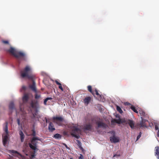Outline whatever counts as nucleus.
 <instances>
[{
	"label": "nucleus",
	"instance_id": "nucleus-39",
	"mask_svg": "<svg viewBox=\"0 0 159 159\" xmlns=\"http://www.w3.org/2000/svg\"><path fill=\"white\" fill-rule=\"evenodd\" d=\"M155 129L156 130H158V127L156 125L155 126Z\"/></svg>",
	"mask_w": 159,
	"mask_h": 159
},
{
	"label": "nucleus",
	"instance_id": "nucleus-2",
	"mask_svg": "<svg viewBox=\"0 0 159 159\" xmlns=\"http://www.w3.org/2000/svg\"><path fill=\"white\" fill-rule=\"evenodd\" d=\"M7 52H9L17 59L25 60V54L20 51H17L16 49L13 48L11 47L9 49L7 50Z\"/></svg>",
	"mask_w": 159,
	"mask_h": 159
},
{
	"label": "nucleus",
	"instance_id": "nucleus-27",
	"mask_svg": "<svg viewBox=\"0 0 159 159\" xmlns=\"http://www.w3.org/2000/svg\"><path fill=\"white\" fill-rule=\"evenodd\" d=\"M52 99V98L48 97V98H46L44 100V104L45 105H47L46 103H47V101H48V100H51Z\"/></svg>",
	"mask_w": 159,
	"mask_h": 159
},
{
	"label": "nucleus",
	"instance_id": "nucleus-34",
	"mask_svg": "<svg viewBox=\"0 0 159 159\" xmlns=\"http://www.w3.org/2000/svg\"><path fill=\"white\" fill-rule=\"evenodd\" d=\"M32 134H31V135L35 136L36 135V132L35 130L34 129L32 130Z\"/></svg>",
	"mask_w": 159,
	"mask_h": 159
},
{
	"label": "nucleus",
	"instance_id": "nucleus-45",
	"mask_svg": "<svg viewBox=\"0 0 159 159\" xmlns=\"http://www.w3.org/2000/svg\"><path fill=\"white\" fill-rule=\"evenodd\" d=\"M116 155H114V156H113V157H115Z\"/></svg>",
	"mask_w": 159,
	"mask_h": 159
},
{
	"label": "nucleus",
	"instance_id": "nucleus-16",
	"mask_svg": "<svg viewBox=\"0 0 159 159\" xmlns=\"http://www.w3.org/2000/svg\"><path fill=\"white\" fill-rule=\"evenodd\" d=\"M110 140L111 142L113 143H117L119 142L118 139L114 136L110 137Z\"/></svg>",
	"mask_w": 159,
	"mask_h": 159
},
{
	"label": "nucleus",
	"instance_id": "nucleus-17",
	"mask_svg": "<svg viewBox=\"0 0 159 159\" xmlns=\"http://www.w3.org/2000/svg\"><path fill=\"white\" fill-rule=\"evenodd\" d=\"M155 156L157 158L159 159V147H155Z\"/></svg>",
	"mask_w": 159,
	"mask_h": 159
},
{
	"label": "nucleus",
	"instance_id": "nucleus-11",
	"mask_svg": "<svg viewBox=\"0 0 159 159\" xmlns=\"http://www.w3.org/2000/svg\"><path fill=\"white\" fill-rule=\"evenodd\" d=\"M32 80L33 81V83L32 85H30V88L33 91L36 92L35 82L33 80V79Z\"/></svg>",
	"mask_w": 159,
	"mask_h": 159
},
{
	"label": "nucleus",
	"instance_id": "nucleus-6",
	"mask_svg": "<svg viewBox=\"0 0 159 159\" xmlns=\"http://www.w3.org/2000/svg\"><path fill=\"white\" fill-rule=\"evenodd\" d=\"M96 123L97 125V126L96 127V129H98V128L100 127L106 129L107 126V125L105 123L102 121H97L96 122Z\"/></svg>",
	"mask_w": 159,
	"mask_h": 159
},
{
	"label": "nucleus",
	"instance_id": "nucleus-33",
	"mask_svg": "<svg viewBox=\"0 0 159 159\" xmlns=\"http://www.w3.org/2000/svg\"><path fill=\"white\" fill-rule=\"evenodd\" d=\"M26 89V88L25 86H23L21 88V89L20 90V91L22 92V91H25Z\"/></svg>",
	"mask_w": 159,
	"mask_h": 159
},
{
	"label": "nucleus",
	"instance_id": "nucleus-25",
	"mask_svg": "<svg viewBox=\"0 0 159 159\" xmlns=\"http://www.w3.org/2000/svg\"><path fill=\"white\" fill-rule=\"evenodd\" d=\"M55 82L57 84L59 85V88L63 91V89L61 86V84L56 80L55 81Z\"/></svg>",
	"mask_w": 159,
	"mask_h": 159
},
{
	"label": "nucleus",
	"instance_id": "nucleus-1",
	"mask_svg": "<svg viewBox=\"0 0 159 159\" xmlns=\"http://www.w3.org/2000/svg\"><path fill=\"white\" fill-rule=\"evenodd\" d=\"M20 74L22 77H27L28 79L31 80H33L35 77L32 74L31 68L28 66L20 71Z\"/></svg>",
	"mask_w": 159,
	"mask_h": 159
},
{
	"label": "nucleus",
	"instance_id": "nucleus-32",
	"mask_svg": "<svg viewBox=\"0 0 159 159\" xmlns=\"http://www.w3.org/2000/svg\"><path fill=\"white\" fill-rule=\"evenodd\" d=\"M40 97V95L36 93L35 95V98L36 99H38Z\"/></svg>",
	"mask_w": 159,
	"mask_h": 159
},
{
	"label": "nucleus",
	"instance_id": "nucleus-37",
	"mask_svg": "<svg viewBox=\"0 0 159 159\" xmlns=\"http://www.w3.org/2000/svg\"><path fill=\"white\" fill-rule=\"evenodd\" d=\"M17 124L19 125H21L20 123V120L19 119H17Z\"/></svg>",
	"mask_w": 159,
	"mask_h": 159
},
{
	"label": "nucleus",
	"instance_id": "nucleus-31",
	"mask_svg": "<svg viewBox=\"0 0 159 159\" xmlns=\"http://www.w3.org/2000/svg\"><path fill=\"white\" fill-rule=\"evenodd\" d=\"M91 119V118L89 116H88L86 118H85V121L87 122H89Z\"/></svg>",
	"mask_w": 159,
	"mask_h": 159
},
{
	"label": "nucleus",
	"instance_id": "nucleus-19",
	"mask_svg": "<svg viewBox=\"0 0 159 159\" xmlns=\"http://www.w3.org/2000/svg\"><path fill=\"white\" fill-rule=\"evenodd\" d=\"M141 121L140 123V126L141 127H146L145 121L143 120V117H141Z\"/></svg>",
	"mask_w": 159,
	"mask_h": 159
},
{
	"label": "nucleus",
	"instance_id": "nucleus-38",
	"mask_svg": "<svg viewBox=\"0 0 159 159\" xmlns=\"http://www.w3.org/2000/svg\"><path fill=\"white\" fill-rule=\"evenodd\" d=\"M79 158L80 159H83L84 158V157L82 155L80 154Z\"/></svg>",
	"mask_w": 159,
	"mask_h": 159
},
{
	"label": "nucleus",
	"instance_id": "nucleus-30",
	"mask_svg": "<svg viewBox=\"0 0 159 159\" xmlns=\"http://www.w3.org/2000/svg\"><path fill=\"white\" fill-rule=\"evenodd\" d=\"M2 42L4 44H9V42L7 40H2Z\"/></svg>",
	"mask_w": 159,
	"mask_h": 159
},
{
	"label": "nucleus",
	"instance_id": "nucleus-3",
	"mask_svg": "<svg viewBox=\"0 0 159 159\" xmlns=\"http://www.w3.org/2000/svg\"><path fill=\"white\" fill-rule=\"evenodd\" d=\"M68 127L70 128L72 130L71 135L76 139H78L80 137L79 134L81 133L80 129L74 125V124L70 125H68Z\"/></svg>",
	"mask_w": 159,
	"mask_h": 159
},
{
	"label": "nucleus",
	"instance_id": "nucleus-21",
	"mask_svg": "<svg viewBox=\"0 0 159 159\" xmlns=\"http://www.w3.org/2000/svg\"><path fill=\"white\" fill-rule=\"evenodd\" d=\"M37 103V102L32 101L31 102L30 106L32 108H36V104Z\"/></svg>",
	"mask_w": 159,
	"mask_h": 159
},
{
	"label": "nucleus",
	"instance_id": "nucleus-5",
	"mask_svg": "<svg viewBox=\"0 0 159 159\" xmlns=\"http://www.w3.org/2000/svg\"><path fill=\"white\" fill-rule=\"evenodd\" d=\"M54 122L56 123L58 125L61 126V122L63 120V118L61 117H54L52 118Z\"/></svg>",
	"mask_w": 159,
	"mask_h": 159
},
{
	"label": "nucleus",
	"instance_id": "nucleus-22",
	"mask_svg": "<svg viewBox=\"0 0 159 159\" xmlns=\"http://www.w3.org/2000/svg\"><path fill=\"white\" fill-rule=\"evenodd\" d=\"M62 136L59 134H56L53 136V138L56 139H59L61 138Z\"/></svg>",
	"mask_w": 159,
	"mask_h": 159
},
{
	"label": "nucleus",
	"instance_id": "nucleus-29",
	"mask_svg": "<svg viewBox=\"0 0 159 159\" xmlns=\"http://www.w3.org/2000/svg\"><path fill=\"white\" fill-rule=\"evenodd\" d=\"M113 121L114 122L117 123L118 124H120L121 122V120L120 119L117 120L115 119L113 120Z\"/></svg>",
	"mask_w": 159,
	"mask_h": 159
},
{
	"label": "nucleus",
	"instance_id": "nucleus-46",
	"mask_svg": "<svg viewBox=\"0 0 159 159\" xmlns=\"http://www.w3.org/2000/svg\"><path fill=\"white\" fill-rule=\"evenodd\" d=\"M70 159H73L71 158H70Z\"/></svg>",
	"mask_w": 159,
	"mask_h": 159
},
{
	"label": "nucleus",
	"instance_id": "nucleus-7",
	"mask_svg": "<svg viewBox=\"0 0 159 159\" xmlns=\"http://www.w3.org/2000/svg\"><path fill=\"white\" fill-rule=\"evenodd\" d=\"M92 125L90 123H88L84 125L83 129L84 131L86 130L91 131L92 129Z\"/></svg>",
	"mask_w": 159,
	"mask_h": 159
},
{
	"label": "nucleus",
	"instance_id": "nucleus-20",
	"mask_svg": "<svg viewBox=\"0 0 159 159\" xmlns=\"http://www.w3.org/2000/svg\"><path fill=\"white\" fill-rule=\"evenodd\" d=\"M5 126L4 128V130L6 133L5 134H8V122L6 121L5 123Z\"/></svg>",
	"mask_w": 159,
	"mask_h": 159
},
{
	"label": "nucleus",
	"instance_id": "nucleus-26",
	"mask_svg": "<svg viewBox=\"0 0 159 159\" xmlns=\"http://www.w3.org/2000/svg\"><path fill=\"white\" fill-rule=\"evenodd\" d=\"M131 109L134 112L138 113V111L136 109L135 107L133 105H131L130 107Z\"/></svg>",
	"mask_w": 159,
	"mask_h": 159
},
{
	"label": "nucleus",
	"instance_id": "nucleus-4",
	"mask_svg": "<svg viewBox=\"0 0 159 159\" xmlns=\"http://www.w3.org/2000/svg\"><path fill=\"white\" fill-rule=\"evenodd\" d=\"M37 140H41L40 138L38 137H33L31 141V143H29L30 147L32 150H35L37 149V144L38 143Z\"/></svg>",
	"mask_w": 159,
	"mask_h": 159
},
{
	"label": "nucleus",
	"instance_id": "nucleus-42",
	"mask_svg": "<svg viewBox=\"0 0 159 159\" xmlns=\"http://www.w3.org/2000/svg\"><path fill=\"white\" fill-rule=\"evenodd\" d=\"M157 135L158 136H159V130L158 131V132H157Z\"/></svg>",
	"mask_w": 159,
	"mask_h": 159
},
{
	"label": "nucleus",
	"instance_id": "nucleus-14",
	"mask_svg": "<svg viewBox=\"0 0 159 159\" xmlns=\"http://www.w3.org/2000/svg\"><path fill=\"white\" fill-rule=\"evenodd\" d=\"M127 123L129 124V126L132 129H134V122L132 120H129L127 121Z\"/></svg>",
	"mask_w": 159,
	"mask_h": 159
},
{
	"label": "nucleus",
	"instance_id": "nucleus-28",
	"mask_svg": "<svg viewBox=\"0 0 159 159\" xmlns=\"http://www.w3.org/2000/svg\"><path fill=\"white\" fill-rule=\"evenodd\" d=\"M116 109L117 111L120 113H122L123 111L121 108L118 106H117Z\"/></svg>",
	"mask_w": 159,
	"mask_h": 159
},
{
	"label": "nucleus",
	"instance_id": "nucleus-13",
	"mask_svg": "<svg viewBox=\"0 0 159 159\" xmlns=\"http://www.w3.org/2000/svg\"><path fill=\"white\" fill-rule=\"evenodd\" d=\"M48 129L50 132H52L55 130V129L54 127V125L52 122H50L48 126Z\"/></svg>",
	"mask_w": 159,
	"mask_h": 159
},
{
	"label": "nucleus",
	"instance_id": "nucleus-12",
	"mask_svg": "<svg viewBox=\"0 0 159 159\" xmlns=\"http://www.w3.org/2000/svg\"><path fill=\"white\" fill-rule=\"evenodd\" d=\"M91 98L90 97H88L85 98L84 100V102L86 105H88L89 103L90 102Z\"/></svg>",
	"mask_w": 159,
	"mask_h": 159
},
{
	"label": "nucleus",
	"instance_id": "nucleus-18",
	"mask_svg": "<svg viewBox=\"0 0 159 159\" xmlns=\"http://www.w3.org/2000/svg\"><path fill=\"white\" fill-rule=\"evenodd\" d=\"M11 152L12 153L17 154V157L19 158H22L23 157L22 156L20 153L17 152V151L14 150H12L11 151Z\"/></svg>",
	"mask_w": 159,
	"mask_h": 159
},
{
	"label": "nucleus",
	"instance_id": "nucleus-23",
	"mask_svg": "<svg viewBox=\"0 0 159 159\" xmlns=\"http://www.w3.org/2000/svg\"><path fill=\"white\" fill-rule=\"evenodd\" d=\"M87 88L88 90L94 96V91H92V86L91 85H89L88 86Z\"/></svg>",
	"mask_w": 159,
	"mask_h": 159
},
{
	"label": "nucleus",
	"instance_id": "nucleus-10",
	"mask_svg": "<svg viewBox=\"0 0 159 159\" xmlns=\"http://www.w3.org/2000/svg\"><path fill=\"white\" fill-rule=\"evenodd\" d=\"M29 99V95L27 93H25L23 98L22 100L24 103H26L27 102Z\"/></svg>",
	"mask_w": 159,
	"mask_h": 159
},
{
	"label": "nucleus",
	"instance_id": "nucleus-44",
	"mask_svg": "<svg viewBox=\"0 0 159 159\" xmlns=\"http://www.w3.org/2000/svg\"><path fill=\"white\" fill-rule=\"evenodd\" d=\"M46 122L47 123L48 122V121L47 119H46Z\"/></svg>",
	"mask_w": 159,
	"mask_h": 159
},
{
	"label": "nucleus",
	"instance_id": "nucleus-8",
	"mask_svg": "<svg viewBox=\"0 0 159 159\" xmlns=\"http://www.w3.org/2000/svg\"><path fill=\"white\" fill-rule=\"evenodd\" d=\"M9 134H5L2 136V142L3 145L5 146L7 143Z\"/></svg>",
	"mask_w": 159,
	"mask_h": 159
},
{
	"label": "nucleus",
	"instance_id": "nucleus-36",
	"mask_svg": "<svg viewBox=\"0 0 159 159\" xmlns=\"http://www.w3.org/2000/svg\"><path fill=\"white\" fill-rule=\"evenodd\" d=\"M141 133L140 132L138 136L137 137L136 140H138L140 138V137H141Z\"/></svg>",
	"mask_w": 159,
	"mask_h": 159
},
{
	"label": "nucleus",
	"instance_id": "nucleus-35",
	"mask_svg": "<svg viewBox=\"0 0 159 159\" xmlns=\"http://www.w3.org/2000/svg\"><path fill=\"white\" fill-rule=\"evenodd\" d=\"M95 92L96 94V95L100 97H101V95L99 94L98 90L96 89H95Z\"/></svg>",
	"mask_w": 159,
	"mask_h": 159
},
{
	"label": "nucleus",
	"instance_id": "nucleus-40",
	"mask_svg": "<svg viewBox=\"0 0 159 159\" xmlns=\"http://www.w3.org/2000/svg\"><path fill=\"white\" fill-rule=\"evenodd\" d=\"M35 155L34 154H33L31 155V157L32 158H34L35 157Z\"/></svg>",
	"mask_w": 159,
	"mask_h": 159
},
{
	"label": "nucleus",
	"instance_id": "nucleus-24",
	"mask_svg": "<svg viewBox=\"0 0 159 159\" xmlns=\"http://www.w3.org/2000/svg\"><path fill=\"white\" fill-rule=\"evenodd\" d=\"M138 112H139L141 116H142L143 117L145 116V113L143 110H139Z\"/></svg>",
	"mask_w": 159,
	"mask_h": 159
},
{
	"label": "nucleus",
	"instance_id": "nucleus-43",
	"mask_svg": "<svg viewBox=\"0 0 159 159\" xmlns=\"http://www.w3.org/2000/svg\"><path fill=\"white\" fill-rule=\"evenodd\" d=\"M77 141L78 143L79 144H80V143H81L80 142L79 140H77Z\"/></svg>",
	"mask_w": 159,
	"mask_h": 159
},
{
	"label": "nucleus",
	"instance_id": "nucleus-9",
	"mask_svg": "<svg viewBox=\"0 0 159 159\" xmlns=\"http://www.w3.org/2000/svg\"><path fill=\"white\" fill-rule=\"evenodd\" d=\"M9 107L10 110L9 114H11L12 112V110L15 109L14 104L13 102H11L10 103Z\"/></svg>",
	"mask_w": 159,
	"mask_h": 159
},
{
	"label": "nucleus",
	"instance_id": "nucleus-15",
	"mask_svg": "<svg viewBox=\"0 0 159 159\" xmlns=\"http://www.w3.org/2000/svg\"><path fill=\"white\" fill-rule=\"evenodd\" d=\"M19 134L20 139L21 141L22 142H23L25 138V135L23 134V132L21 130H20L19 131Z\"/></svg>",
	"mask_w": 159,
	"mask_h": 159
},
{
	"label": "nucleus",
	"instance_id": "nucleus-41",
	"mask_svg": "<svg viewBox=\"0 0 159 159\" xmlns=\"http://www.w3.org/2000/svg\"><path fill=\"white\" fill-rule=\"evenodd\" d=\"M64 145H65V146L66 148L69 149V148L67 146L66 144H65Z\"/></svg>",
	"mask_w": 159,
	"mask_h": 159
}]
</instances>
